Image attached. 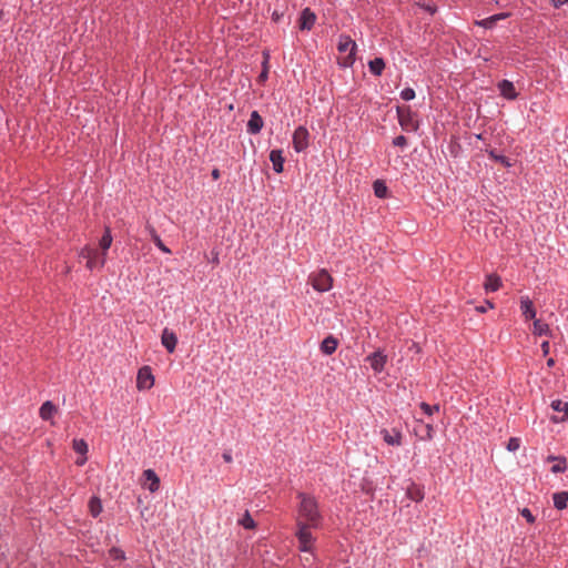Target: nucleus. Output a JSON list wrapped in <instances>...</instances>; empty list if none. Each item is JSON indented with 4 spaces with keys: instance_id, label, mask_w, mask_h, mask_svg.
Segmentation results:
<instances>
[{
    "instance_id": "1",
    "label": "nucleus",
    "mask_w": 568,
    "mask_h": 568,
    "mask_svg": "<svg viewBox=\"0 0 568 568\" xmlns=\"http://www.w3.org/2000/svg\"><path fill=\"white\" fill-rule=\"evenodd\" d=\"M297 498L300 499V504L295 518V536L298 542V550L310 552L315 544L312 529H318L322 526L323 516L315 497L298 493Z\"/></svg>"
},
{
    "instance_id": "2",
    "label": "nucleus",
    "mask_w": 568,
    "mask_h": 568,
    "mask_svg": "<svg viewBox=\"0 0 568 568\" xmlns=\"http://www.w3.org/2000/svg\"><path fill=\"white\" fill-rule=\"evenodd\" d=\"M337 49L341 53H345L341 64L345 68L352 67L355 62L356 43L348 36H341Z\"/></svg>"
},
{
    "instance_id": "3",
    "label": "nucleus",
    "mask_w": 568,
    "mask_h": 568,
    "mask_svg": "<svg viewBox=\"0 0 568 568\" xmlns=\"http://www.w3.org/2000/svg\"><path fill=\"white\" fill-rule=\"evenodd\" d=\"M80 257L87 261L85 266L90 271L102 268L105 264V257L101 255L97 248L91 246H85L80 252Z\"/></svg>"
},
{
    "instance_id": "4",
    "label": "nucleus",
    "mask_w": 568,
    "mask_h": 568,
    "mask_svg": "<svg viewBox=\"0 0 568 568\" xmlns=\"http://www.w3.org/2000/svg\"><path fill=\"white\" fill-rule=\"evenodd\" d=\"M397 115L399 124L404 131L414 132L418 129V121L416 120V114L415 112L412 111L410 106H397Z\"/></svg>"
},
{
    "instance_id": "5",
    "label": "nucleus",
    "mask_w": 568,
    "mask_h": 568,
    "mask_svg": "<svg viewBox=\"0 0 568 568\" xmlns=\"http://www.w3.org/2000/svg\"><path fill=\"white\" fill-rule=\"evenodd\" d=\"M308 281L313 288L317 292H327L333 286V277L324 268L312 273L308 277Z\"/></svg>"
},
{
    "instance_id": "6",
    "label": "nucleus",
    "mask_w": 568,
    "mask_h": 568,
    "mask_svg": "<svg viewBox=\"0 0 568 568\" xmlns=\"http://www.w3.org/2000/svg\"><path fill=\"white\" fill-rule=\"evenodd\" d=\"M310 133L305 126H298L293 134V146L296 152H303L308 148Z\"/></svg>"
},
{
    "instance_id": "7",
    "label": "nucleus",
    "mask_w": 568,
    "mask_h": 568,
    "mask_svg": "<svg viewBox=\"0 0 568 568\" xmlns=\"http://www.w3.org/2000/svg\"><path fill=\"white\" fill-rule=\"evenodd\" d=\"M154 385V376L149 366H143L138 372L136 387L140 390L150 389Z\"/></svg>"
},
{
    "instance_id": "8",
    "label": "nucleus",
    "mask_w": 568,
    "mask_h": 568,
    "mask_svg": "<svg viewBox=\"0 0 568 568\" xmlns=\"http://www.w3.org/2000/svg\"><path fill=\"white\" fill-rule=\"evenodd\" d=\"M161 342L169 353H173L178 344V337L174 332L170 331L169 328H164L162 332Z\"/></svg>"
},
{
    "instance_id": "9",
    "label": "nucleus",
    "mask_w": 568,
    "mask_h": 568,
    "mask_svg": "<svg viewBox=\"0 0 568 568\" xmlns=\"http://www.w3.org/2000/svg\"><path fill=\"white\" fill-rule=\"evenodd\" d=\"M381 434L386 444H388L390 446H400L402 445L403 435L399 430H397L395 428L392 429V432H389L387 429H382Z\"/></svg>"
},
{
    "instance_id": "10",
    "label": "nucleus",
    "mask_w": 568,
    "mask_h": 568,
    "mask_svg": "<svg viewBox=\"0 0 568 568\" xmlns=\"http://www.w3.org/2000/svg\"><path fill=\"white\" fill-rule=\"evenodd\" d=\"M520 310L525 320H535L536 310L532 301L528 296L520 297Z\"/></svg>"
},
{
    "instance_id": "11",
    "label": "nucleus",
    "mask_w": 568,
    "mask_h": 568,
    "mask_svg": "<svg viewBox=\"0 0 568 568\" xmlns=\"http://www.w3.org/2000/svg\"><path fill=\"white\" fill-rule=\"evenodd\" d=\"M551 408L557 413H562L561 416L552 417V420L555 423H560L568 419V402H562L560 399L554 400L551 403Z\"/></svg>"
},
{
    "instance_id": "12",
    "label": "nucleus",
    "mask_w": 568,
    "mask_h": 568,
    "mask_svg": "<svg viewBox=\"0 0 568 568\" xmlns=\"http://www.w3.org/2000/svg\"><path fill=\"white\" fill-rule=\"evenodd\" d=\"M367 361L371 363V366L372 368L376 372V373H379L384 369L385 367V364H386V355H384L382 352L377 351L375 353H373L372 355H369L367 357Z\"/></svg>"
},
{
    "instance_id": "13",
    "label": "nucleus",
    "mask_w": 568,
    "mask_h": 568,
    "mask_svg": "<svg viewBox=\"0 0 568 568\" xmlns=\"http://www.w3.org/2000/svg\"><path fill=\"white\" fill-rule=\"evenodd\" d=\"M498 89L500 94L508 100H515L517 98V92L513 82L508 80H503L498 83Z\"/></svg>"
},
{
    "instance_id": "14",
    "label": "nucleus",
    "mask_w": 568,
    "mask_h": 568,
    "mask_svg": "<svg viewBox=\"0 0 568 568\" xmlns=\"http://www.w3.org/2000/svg\"><path fill=\"white\" fill-rule=\"evenodd\" d=\"M263 124L264 123L262 116L257 111H253L247 122V132L251 134H257L262 130Z\"/></svg>"
},
{
    "instance_id": "15",
    "label": "nucleus",
    "mask_w": 568,
    "mask_h": 568,
    "mask_svg": "<svg viewBox=\"0 0 568 568\" xmlns=\"http://www.w3.org/2000/svg\"><path fill=\"white\" fill-rule=\"evenodd\" d=\"M316 20L315 14L310 9H304L300 18V28L302 30H311Z\"/></svg>"
},
{
    "instance_id": "16",
    "label": "nucleus",
    "mask_w": 568,
    "mask_h": 568,
    "mask_svg": "<svg viewBox=\"0 0 568 568\" xmlns=\"http://www.w3.org/2000/svg\"><path fill=\"white\" fill-rule=\"evenodd\" d=\"M143 476L146 481H149L148 489L151 493H155L160 487V478L152 469H146L143 471Z\"/></svg>"
},
{
    "instance_id": "17",
    "label": "nucleus",
    "mask_w": 568,
    "mask_h": 568,
    "mask_svg": "<svg viewBox=\"0 0 568 568\" xmlns=\"http://www.w3.org/2000/svg\"><path fill=\"white\" fill-rule=\"evenodd\" d=\"M270 160L276 173L283 172L284 158L281 150H272L270 153Z\"/></svg>"
},
{
    "instance_id": "18",
    "label": "nucleus",
    "mask_w": 568,
    "mask_h": 568,
    "mask_svg": "<svg viewBox=\"0 0 568 568\" xmlns=\"http://www.w3.org/2000/svg\"><path fill=\"white\" fill-rule=\"evenodd\" d=\"M337 345L338 341L329 335L321 343V351L325 355H332L336 351Z\"/></svg>"
},
{
    "instance_id": "19",
    "label": "nucleus",
    "mask_w": 568,
    "mask_h": 568,
    "mask_svg": "<svg viewBox=\"0 0 568 568\" xmlns=\"http://www.w3.org/2000/svg\"><path fill=\"white\" fill-rule=\"evenodd\" d=\"M501 286L500 277L496 274H489L486 277V281L484 283V288L486 292H496Z\"/></svg>"
},
{
    "instance_id": "20",
    "label": "nucleus",
    "mask_w": 568,
    "mask_h": 568,
    "mask_svg": "<svg viewBox=\"0 0 568 568\" xmlns=\"http://www.w3.org/2000/svg\"><path fill=\"white\" fill-rule=\"evenodd\" d=\"M112 244V235L110 232V229L106 227L103 236L101 237L99 242V246L101 248V255H103L106 258L108 250L110 248Z\"/></svg>"
},
{
    "instance_id": "21",
    "label": "nucleus",
    "mask_w": 568,
    "mask_h": 568,
    "mask_svg": "<svg viewBox=\"0 0 568 568\" xmlns=\"http://www.w3.org/2000/svg\"><path fill=\"white\" fill-rule=\"evenodd\" d=\"M554 505L557 509L561 510L567 507L568 503V491H559L554 494L552 496Z\"/></svg>"
},
{
    "instance_id": "22",
    "label": "nucleus",
    "mask_w": 568,
    "mask_h": 568,
    "mask_svg": "<svg viewBox=\"0 0 568 568\" xmlns=\"http://www.w3.org/2000/svg\"><path fill=\"white\" fill-rule=\"evenodd\" d=\"M369 71L375 75H381L385 69V62L382 58H375L368 62Z\"/></svg>"
},
{
    "instance_id": "23",
    "label": "nucleus",
    "mask_w": 568,
    "mask_h": 568,
    "mask_svg": "<svg viewBox=\"0 0 568 568\" xmlns=\"http://www.w3.org/2000/svg\"><path fill=\"white\" fill-rule=\"evenodd\" d=\"M57 412V407L51 402H45L40 407V416L42 419L48 420Z\"/></svg>"
},
{
    "instance_id": "24",
    "label": "nucleus",
    "mask_w": 568,
    "mask_h": 568,
    "mask_svg": "<svg viewBox=\"0 0 568 568\" xmlns=\"http://www.w3.org/2000/svg\"><path fill=\"white\" fill-rule=\"evenodd\" d=\"M407 496L409 499H412L414 501H420L424 498V491L417 485L412 484L407 488Z\"/></svg>"
},
{
    "instance_id": "25",
    "label": "nucleus",
    "mask_w": 568,
    "mask_h": 568,
    "mask_svg": "<svg viewBox=\"0 0 568 568\" xmlns=\"http://www.w3.org/2000/svg\"><path fill=\"white\" fill-rule=\"evenodd\" d=\"M532 333L535 335H549L550 334V328H549V325L546 324V323H542L540 320H535L534 321V327H532Z\"/></svg>"
},
{
    "instance_id": "26",
    "label": "nucleus",
    "mask_w": 568,
    "mask_h": 568,
    "mask_svg": "<svg viewBox=\"0 0 568 568\" xmlns=\"http://www.w3.org/2000/svg\"><path fill=\"white\" fill-rule=\"evenodd\" d=\"M549 460H556L557 463L551 467L552 473H562L567 468L566 459L562 457L550 456Z\"/></svg>"
},
{
    "instance_id": "27",
    "label": "nucleus",
    "mask_w": 568,
    "mask_h": 568,
    "mask_svg": "<svg viewBox=\"0 0 568 568\" xmlns=\"http://www.w3.org/2000/svg\"><path fill=\"white\" fill-rule=\"evenodd\" d=\"M89 509L93 517H98L102 511V505L99 498L92 497L89 501Z\"/></svg>"
},
{
    "instance_id": "28",
    "label": "nucleus",
    "mask_w": 568,
    "mask_h": 568,
    "mask_svg": "<svg viewBox=\"0 0 568 568\" xmlns=\"http://www.w3.org/2000/svg\"><path fill=\"white\" fill-rule=\"evenodd\" d=\"M387 191H388V189L383 181L377 180L374 182V193L377 197H379V199L386 197Z\"/></svg>"
},
{
    "instance_id": "29",
    "label": "nucleus",
    "mask_w": 568,
    "mask_h": 568,
    "mask_svg": "<svg viewBox=\"0 0 568 568\" xmlns=\"http://www.w3.org/2000/svg\"><path fill=\"white\" fill-rule=\"evenodd\" d=\"M488 155L490 159H493L494 161L500 162L506 168H510L513 165V163L510 162V160L508 158L498 154L495 150L488 151Z\"/></svg>"
},
{
    "instance_id": "30",
    "label": "nucleus",
    "mask_w": 568,
    "mask_h": 568,
    "mask_svg": "<svg viewBox=\"0 0 568 568\" xmlns=\"http://www.w3.org/2000/svg\"><path fill=\"white\" fill-rule=\"evenodd\" d=\"M239 525L243 526L246 529H254L255 528V521L251 517L248 511H245L243 517L239 520Z\"/></svg>"
},
{
    "instance_id": "31",
    "label": "nucleus",
    "mask_w": 568,
    "mask_h": 568,
    "mask_svg": "<svg viewBox=\"0 0 568 568\" xmlns=\"http://www.w3.org/2000/svg\"><path fill=\"white\" fill-rule=\"evenodd\" d=\"M73 449L81 455H85L88 452V444L83 439H74Z\"/></svg>"
},
{
    "instance_id": "32",
    "label": "nucleus",
    "mask_w": 568,
    "mask_h": 568,
    "mask_svg": "<svg viewBox=\"0 0 568 568\" xmlns=\"http://www.w3.org/2000/svg\"><path fill=\"white\" fill-rule=\"evenodd\" d=\"M152 241L156 245V247H159L163 253H166V254L171 253L170 248L162 242L159 234H153Z\"/></svg>"
},
{
    "instance_id": "33",
    "label": "nucleus",
    "mask_w": 568,
    "mask_h": 568,
    "mask_svg": "<svg viewBox=\"0 0 568 568\" xmlns=\"http://www.w3.org/2000/svg\"><path fill=\"white\" fill-rule=\"evenodd\" d=\"M420 408L424 410L425 414L427 415H432L434 412H438L439 410V406L438 405H428L427 403H420Z\"/></svg>"
},
{
    "instance_id": "34",
    "label": "nucleus",
    "mask_w": 568,
    "mask_h": 568,
    "mask_svg": "<svg viewBox=\"0 0 568 568\" xmlns=\"http://www.w3.org/2000/svg\"><path fill=\"white\" fill-rule=\"evenodd\" d=\"M519 447H520V440H519V438L511 437V438L508 440L507 449H508L509 452H516L517 449H519Z\"/></svg>"
},
{
    "instance_id": "35",
    "label": "nucleus",
    "mask_w": 568,
    "mask_h": 568,
    "mask_svg": "<svg viewBox=\"0 0 568 568\" xmlns=\"http://www.w3.org/2000/svg\"><path fill=\"white\" fill-rule=\"evenodd\" d=\"M400 97L405 101L413 100L415 98V91L412 88H406L400 92Z\"/></svg>"
},
{
    "instance_id": "36",
    "label": "nucleus",
    "mask_w": 568,
    "mask_h": 568,
    "mask_svg": "<svg viewBox=\"0 0 568 568\" xmlns=\"http://www.w3.org/2000/svg\"><path fill=\"white\" fill-rule=\"evenodd\" d=\"M306 555L301 557L304 566H311L315 559L314 557V548L310 552H305Z\"/></svg>"
},
{
    "instance_id": "37",
    "label": "nucleus",
    "mask_w": 568,
    "mask_h": 568,
    "mask_svg": "<svg viewBox=\"0 0 568 568\" xmlns=\"http://www.w3.org/2000/svg\"><path fill=\"white\" fill-rule=\"evenodd\" d=\"M495 23H496L495 18H493V17L486 18L478 22L479 26H481L484 28H488V29L493 28L495 26Z\"/></svg>"
},
{
    "instance_id": "38",
    "label": "nucleus",
    "mask_w": 568,
    "mask_h": 568,
    "mask_svg": "<svg viewBox=\"0 0 568 568\" xmlns=\"http://www.w3.org/2000/svg\"><path fill=\"white\" fill-rule=\"evenodd\" d=\"M395 146L404 148L407 145V139L404 135H398L393 140Z\"/></svg>"
},
{
    "instance_id": "39",
    "label": "nucleus",
    "mask_w": 568,
    "mask_h": 568,
    "mask_svg": "<svg viewBox=\"0 0 568 568\" xmlns=\"http://www.w3.org/2000/svg\"><path fill=\"white\" fill-rule=\"evenodd\" d=\"M521 516L527 519L528 523L532 524L535 521V517L528 508L521 509Z\"/></svg>"
},
{
    "instance_id": "40",
    "label": "nucleus",
    "mask_w": 568,
    "mask_h": 568,
    "mask_svg": "<svg viewBox=\"0 0 568 568\" xmlns=\"http://www.w3.org/2000/svg\"><path fill=\"white\" fill-rule=\"evenodd\" d=\"M494 308V303L490 301H486L485 305L476 307V310L480 313H485L487 310Z\"/></svg>"
},
{
    "instance_id": "41",
    "label": "nucleus",
    "mask_w": 568,
    "mask_h": 568,
    "mask_svg": "<svg viewBox=\"0 0 568 568\" xmlns=\"http://www.w3.org/2000/svg\"><path fill=\"white\" fill-rule=\"evenodd\" d=\"M110 554L111 556L114 558V559H123L124 558V555H123V551L120 550V549H116V548H112L110 550Z\"/></svg>"
},
{
    "instance_id": "42",
    "label": "nucleus",
    "mask_w": 568,
    "mask_h": 568,
    "mask_svg": "<svg viewBox=\"0 0 568 568\" xmlns=\"http://www.w3.org/2000/svg\"><path fill=\"white\" fill-rule=\"evenodd\" d=\"M541 351L545 356L549 354V342L545 341L541 343Z\"/></svg>"
},
{
    "instance_id": "43",
    "label": "nucleus",
    "mask_w": 568,
    "mask_h": 568,
    "mask_svg": "<svg viewBox=\"0 0 568 568\" xmlns=\"http://www.w3.org/2000/svg\"><path fill=\"white\" fill-rule=\"evenodd\" d=\"M222 457H223V460H224L225 463H232V460H233L232 455H231V453H230V452H224V453H223V455H222Z\"/></svg>"
},
{
    "instance_id": "44",
    "label": "nucleus",
    "mask_w": 568,
    "mask_h": 568,
    "mask_svg": "<svg viewBox=\"0 0 568 568\" xmlns=\"http://www.w3.org/2000/svg\"><path fill=\"white\" fill-rule=\"evenodd\" d=\"M568 3V0H552V4L556 8L562 7L564 4Z\"/></svg>"
},
{
    "instance_id": "45",
    "label": "nucleus",
    "mask_w": 568,
    "mask_h": 568,
    "mask_svg": "<svg viewBox=\"0 0 568 568\" xmlns=\"http://www.w3.org/2000/svg\"><path fill=\"white\" fill-rule=\"evenodd\" d=\"M491 17L495 18V22H497L499 20L506 19L508 17V13H498V14H494Z\"/></svg>"
},
{
    "instance_id": "46",
    "label": "nucleus",
    "mask_w": 568,
    "mask_h": 568,
    "mask_svg": "<svg viewBox=\"0 0 568 568\" xmlns=\"http://www.w3.org/2000/svg\"><path fill=\"white\" fill-rule=\"evenodd\" d=\"M146 231L149 232L151 240L153 239V234H158L154 227L150 224L146 225Z\"/></svg>"
},
{
    "instance_id": "47",
    "label": "nucleus",
    "mask_w": 568,
    "mask_h": 568,
    "mask_svg": "<svg viewBox=\"0 0 568 568\" xmlns=\"http://www.w3.org/2000/svg\"><path fill=\"white\" fill-rule=\"evenodd\" d=\"M212 178H213L214 180L220 179V170H219V169H214V170L212 171Z\"/></svg>"
},
{
    "instance_id": "48",
    "label": "nucleus",
    "mask_w": 568,
    "mask_h": 568,
    "mask_svg": "<svg viewBox=\"0 0 568 568\" xmlns=\"http://www.w3.org/2000/svg\"><path fill=\"white\" fill-rule=\"evenodd\" d=\"M87 462V457L79 458L77 465L82 466Z\"/></svg>"
},
{
    "instance_id": "49",
    "label": "nucleus",
    "mask_w": 568,
    "mask_h": 568,
    "mask_svg": "<svg viewBox=\"0 0 568 568\" xmlns=\"http://www.w3.org/2000/svg\"><path fill=\"white\" fill-rule=\"evenodd\" d=\"M547 365H548L549 367H552V366L555 365V359H554V358H549V359L547 361Z\"/></svg>"
},
{
    "instance_id": "50",
    "label": "nucleus",
    "mask_w": 568,
    "mask_h": 568,
    "mask_svg": "<svg viewBox=\"0 0 568 568\" xmlns=\"http://www.w3.org/2000/svg\"><path fill=\"white\" fill-rule=\"evenodd\" d=\"M260 78H261L262 80L266 79V71L262 72V73H261V75H260Z\"/></svg>"
},
{
    "instance_id": "51",
    "label": "nucleus",
    "mask_w": 568,
    "mask_h": 568,
    "mask_svg": "<svg viewBox=\"0 0 568 568\" xmlns=\"http://www.w3.org/2000/svg\"><path fill=\"white\" fill-rule=\"evenodd\" d=\"M427 430H428V437H430V432L433 430V427L428 425Z\"/></svg>"
}]
</instances>
